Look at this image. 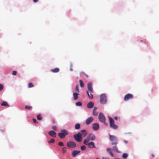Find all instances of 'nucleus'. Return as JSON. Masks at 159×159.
Masks as SVG:
<instances>
[{"label":"nucleus","instance_id":"f257e3e1","mask_svg":"<svg viewBox=\"0 0 159 159\" xmlns=\"http://www.w3.org/2000/svg\"><path fill=\"white\" fill-rule=\"evenodd\" d=\"M82 135L80 132L74 135V138L75 139L77 142H80L82 141Z\"/></svg>","mask_w":159,"mask_h":159},{"label":"nucleus","instance_id":"de8ad7c7","mask_svg":"<svg viewBox=\"0 0 159 159\" xmlns=\"http://www.w3.org/2000/svg\"><path fill=\"white\" fill-rule=\"evenodd\" d=\"M124 142L126 143H128V142L126 140H124Z\"/></svg>","mask_w":159,"mask_h":159},{"label":"nucleus","instance_id":"1a4fd4ad","mask_svg":"<svg viewBox=\"0 0 159 159\" xmlns=\"http://www.w3.org/2000/svg\"><path fill=\"white\" fill-rule=\"evenodd\" d=\"M85 145L87 146L88 147L90 148H95L94 143L93 142H90L89 143H88Z\"/></svg>","mask_w":159,"mask_h":159},{"label":"nucleus","instance_id":"9d476101","mask_svg":"<svg viewBox=\"0 0 159 159\" xmlns=\"http://www.w3.org/2000/svg\"><path fill=\"white\" fill-rule=\"evenodd\" d=\"M87 88L89 92L92 93H93V88L92 87V84L91 82H89L88 83Z\"/></svg>","mask_w":159,"mask_h":159},{"label":"nucleus","instance_id":"c03bdc74","mask_svg":"<svg viewBox=\"0 0 159 159\" xmlns=\"http://www.w3.org/2000/svg\"><path fill=\"white\" fill-rule=\"evenodd\" d=\"M38 1V0H33V2L35 3L37 2Z\"/></svg>","mask_w":159,"mask_h":159},{"label":"nucleus","instance_id":"aec40b11","mask_svg":"<svg viewBox=\"0 0 159 159\" xmlns=\"http://www.w3.org/2000/svg\"><path fill=\"white\" fill-rule=\"evenodd\" d=\"M91 140L89 138V137L88 136L87 138L86 139H85L83 143L84 144H86L87 143H89V141Z\"/></svg>","mask_w":159,"mask_h":159},{"label":"nucleus","instance_id":"cd10ccee","mask_svg":"<svg viewBox=\"0 0 159 159\" xmlns=\"http://www.w3.org/2000/svg\"><path fill=\"white\" fill-rule=\"evenodd\" d=\"M32 108V107L29 106L28 105L25 106V108L26 110H31Z\"/></svg>","mask_w":159,"mask_h":159},{"label":"nucleus","instance_id":"412c9836","mask_svg":"<svg viewBox=\"0 0 159 159\" xmlns=\"http://www.w3.org/2000/svg\"><path fill=\"white\" fill-rule=\"evenodd\" d=\"M107 150L111 156L114 157V155L112 152L111 148H107Z\"/></svg>","mask_w":159,"mask_h":159},{"label":"nucleus","instance_id":"ddd939ff","mask_svg":"<svg viewBox=\"0 0 159 159\" xmlns=\"http://www.w3.org/2000/svg\"><path fill=\"white\" fill-rule=\"evenodd\" d=\"M48 133L49 135L52 137L55 138L56 137V133L53 131H50L48 132Z\"/></svg>","mask_w":159,"mask_h":159},{"label":"nucleus","instance_id":"09e8293b","mask_svg":"<svg viewBox=\"0 0 159 159\" xmlns=\"http://www.w3.org/2000/svg\"><path fill=\"white\" fill-rule=\"evenodd\" d=\"M114 119L116 120H117V117H114Z\"/></svg>","mask_w":159,"mask_h":159},{"label":"nucleus","instance_id":"8fccbe9b","mask_svg":"<svg viewBox=\"0 0 159 159\" xmlns=\"http://www.w3.org/2000/svg\"><path fill=\"white\" fill-rule=\"evenodd\" d=\"M151 156L152 157H154V156L153 154H152Z\"/></svg>","mask_w":159,"mask_h":159},{"label":"nucleus","instance_id":"20e7f679","mask_svg":"<svg viewBox=\"0 0 159 159\" xmlns=\"http://www.w3.org/2000/svg\"><path fill=\"white\" fill-rule=\"evenodd\" d=\"M107 102V97L104 94H102L100 97V102L101 104H105Z\"/></svg>","mask_w":159,"mask_h":159},{"label":"nucleus","instance_id":"0eeeda50","mask_svg":"<svg viewBox=\"0 0 159 159\" xmlns=\"http://www.w3.org/2000/svg\"><path fill=\"white\" fill-rule=\"evenodd\" d=\"M67 145L68 147L71 148H74L76 146L75 143L72 141L67 142Z\"/></svg>","mask_w":159,"mask_h":159},{"label":"nucleus","instance_id":"473e14b6","mask_svg":"<svg viewBox=\"0 0 159 159\" xmlns=\"http://www.w3.org/2000/svg\"><path fill=\"white\" fill-rule=\"evenodd\" d=\"M86 148V147L85 145L82 146L81 147V149L83 151L85 150Z\"/></svg>","mask_w":159,"mask_h":159},{"label":"nucleus","instance_id":"79ce46f5","mask_svg":"<svg viewBox=\"0 0 159 159\" xmlns=\"http://www.w3.org/2000/svg\"><path fill=\"white\" fill-rule=\"evenodd\" d=\"M81 73H83V74L86 77H87V78H88L89 77V76L87 75L85 73L83 72H81Z\"/></svg>","mask_w":159,"mask_h":159},{"label":"nucleus","instance_id":"f8f14e48","mask_svg":"<svg viewBox=\"0 0 159 159\" xmlns=\"http://www.w3.org/2000/svg\"><path fill=\"white\" fill-rule=\"evenodd\" d=\"M99 128V125L98 123L93 124L92 126V128L94 130H97Z\"/></svg>","mask_w":159,"mask_h":159},{"label":"nucleus","instance_id":"5701e85b","mask_svg":"<svg viewBox=\"0 0 159 159\" xmlns=\"http://www.w3.org/2000/svg\"><path fill=\"white\" fill-rule=\"evenodd\" d=\"M97 108L95 107L93 111V114L94 116H96L98 115V113L96 112Z\"/></svg>","mask_w":159,"mask_h":159},{"label":"nucleus","instance_id":"2f4dec72","mask_svg":"<svg viewBox=\"0 0 159 159\" xmlns=\"http://www.w3.org/2000/svg\"><path fill=\"white\" fill-rule=\"evenodd\" d=\"M55 142V140L53 139H51L50 141H48L49 143H54Z\"/></svg>","mask_w":159,"mask_h":159},{"label":"nucleus","instance_id":"bb28decb","mask_svg":"<svg viewBox=\"0 0 159 159\" xmlns=\"http://www.w3.org/2000/svg\"><path fill=\"white\" fill-rule=\"evenodd\" d=\"M79 83H80V86L81 87H84V84L83 81H82V80H79Z\"/></svg>","mask_w":159,"mask_h":159},{"label":"nucleus","instance_id":"c756f323","mask_svg":"<svg viewBox=\"0 0 159 159\" xmlns=\"http://www.w3.org/2000/svg\"><path fill=\"white\" fill-rule=\"evenodd\" d=\"M37 119L38 120H41L42 119V116H41V115L40 114H39L37 116Z\"/></svg>","mask_w":159,"mask_h":159},{"label":"nucleus","instance_id":"3c124183","mask_svg":"<svg viewBox=\"0 0 159 159\" xmlns=\"http://www.w3.org/2000/svg\"><path fill=\"white\" fill-rule=\"evenodd\" d=\"M52 123H55V120H52Z\"/></svg>","mask_w":159,"mask_h":159},{"label":"nucleus","instance_id":"c85d7f7f","mask_svg":"<svg viewBox=\"0 0 159 159\" xmlns=\"http://www.w3.org/2000/svg\"><path fill=\"white\" fill-rule=\"evenodd\" d=\"M128 156V155L127 153H123L122 155V157L124 159H126Z\"/></svg>","mask_w":159,"mask_h":159},{"label":"nucleus","instance_id":"393cba45","mask_svg":"<svg viewBox=\"0 0 159 159\" xmlns=\"http://www.w3.org/2000/svg\"><path fill=\"white\" fill-rule=\"evenodd\" d=\"M59 71V69L58 68H56L52 70L51 71L54 73H57Z\"/></svg>","mask_w":159,"mask_h":159},{"label":"nucleus","instance_id":"c9c22d12","mask_svg":"<svg viewBox=\"0 0 159 159\" xmlns=\"http://www.w3.org/2000/svg\"><path fill=\"white\" fill-rule=\"evenodd\" d=\"M75 89L76 91L77 92L79 93L80 91L79 89L78 86L77 85L75 87Z\"/></svg>","mask_w":159,"mask_h":159},{"label":"nucleus","instance_id":"4c0bfd02","mask_svg":"<svg viewBox=\"0 0 159 159\" xmlns=\"http://www.w3.org/2000/svg\"><path fill=\"white\" fill-rule=\"evenodd\" d=\"M58 145L60 146H64L63 143L61 142H60L58 143Z\"/></svg>","mask_w":159,"mask_h":159},{"label":"nucleus","instance_id":"f03ea898","mask_svg":"<svg viewBox=\"0 0 159 159\" xmlns=\"http://www.w3.org/2000/svg\"><path fill=\"white\" fill-rule=\"evenodd\" d=\"M68 134V132L65 129L61 130V133L58 134V136L61 139H63L65 136L67 135Z\"/></svg>","mask_w":159,"mask_h":159},{"label":"nucleus","instance_id":"7ed1b4c3","mask_svg":"<svg viewBox=\"0 0 159 159\" xmlns=\"http://www.w3.org/2000/svg\"><path fill=\"white\" fill-rule=\"evenodd\" d=\"M109 138L110 140L112 142L111 143L112 145H117L118 144V139L116 137L110 135Z\"/></svg>","mask_w":159,"mask_h":159},{"label":"nucleus","instance_id":"ea45409f","mask_svg":"<svg viewBox=\"0 0 159 159\" xmlns=\"http://www.w3.org/2000/svg\"><path fill=\"white\" fill-rule=\"evenodd\" d=\"M16 74H17V71H14L12 72V74L13 75H16Z\"/></svg>","mask_w":159,"mask_h":159},{"label":"nucleus","instance_id":"72a5a7b5","mask_svg":"<svg viewBox=\"0 0 159 159\" xmlns=\"http://www.w3.org/2000/svg\"><path fill=\"white\" fill-rule=\"evenodd\" d=\"M66 151V147H64L62 148V152L63 153H65Z\"/></svg>","mask_w":159,"mask_h":159},{"label":"nucleus","instance_id":"6ab92c4d","mask_svg":"<svg viewBox=\"0 0 159 159\" xmlns=\"http://www.w3.org/2000/svg\"><path fill=\"white\" fill-rule=\"evenodd\" d=\"M79 94L77 93H74L73 94V99L74 100H76L78 98V96Z\"/></svg>","mask_w":159,"mask_h":159},{"label":"nucleus","instance_id":"4be33fe9","mask_svg":"<svg viewBox=\"0 0 159 159\" xmlns=\"http://www.w3.org/2000/svg\"><path fill=\"white\" fill-rule=\"evenodd\" d=\"M115 145V146H113L112 147L113 150L117 152H120L119 151L118 149V148L116 145Z\"/></svg>","mask_w":159,"mask_h":159},{"label":"nucleus","instance_id":"2eb2a0df","mask_svg":"<svg viewBox=\"0 0 159 159\" xmlns=\"http://www.w3.org/2000/svg\"><path fill=\"white\" fill-rule=\"evenodd\" d=\"M88 136L90 139V140H91V141L94 140L96 139V137L93 134H89Z\"/></svg>","mask_w":159,"mask_h":159},{"label":"nucleus","instance_id":"39448f33","mask_svg":"<svg viewBox=\"0 0 159 159\" xmlns=\"http://www.w3.org/2000/svg\"><path fill=\"white\" fill-rule=\"evenodd\" d=\"M98 119L101 122L103 123L106 125V123L105 122L106 118L102 113H99L98 116Z\"/></svg>","mask_w":159,"mask_h":159},{"label":"nucleus","instance_id":"a211bd4d","mask_svg":"<svg viewBox=\"0 0 159 159\" xmlns=\"http://www.w3.org/2000/svg\"><path fill=\"white\" fill-rule=\"evenodd\" d=\"M87 93L88 96L89 98L91 99H92L93 98V95L92 94V93H92L89 91H87Z\"/></svg>","mask_w":159,"mask_h":159},{"label":"nucleus","instance_id":"f704fd0d","mask_svg":"<svg viewBox=\"0 0 159 159\" xmlns=\"http://www.w3.org/2000/svg\"><path fill=\"white\" fill-rule=\"evenodd\" d=\"M28 86H29V88H31V87H34V85H33V84H32V83H30L29 84Z\"/></svg>","mask_w":159,"mask_h":159},{"label":"nucleus","instance_id":"423d86ee","mask_svg":"<svg viewBox=\"0 0 159 159\" xmlns=\"http://www.w3.org/2000/svg\"><path fill=\"white\" fill-rule=\"evenodd\" d=\"M109 120L110 121V127L113 129H116L118 127L116 125L114 124V120H113L110 117L109 118Z\"/></svg>","mask_w":159,"mask_h":159},{"label":"nucleus","instance_id":"b1692460","mask_svg":"<svg viewBox=\"0 0 159 159\" xmlns=\"http://www.w3.org/2000/svg\"><path fill=\"white\" fill-rule=\"evenodd\" d=\"M1 105L2 106H7L8 107L9 106V105L7 102H5V101H3V102L1 104Z\"/></svg>","mask_w":159,"mask_h":159},{"label":"nucleus","instance_id":"58836bf2","mask_svg":"<svg viewBox=\"0 0 159 159\" xmlns=\"http://www.w3.org/2000/svg\"><path fill=\"white\" fill-rule=\"evenodd\" d=\"M3 88V86L2 84H0V90H2Z\"/></svg>","mask_w":159,"mask_h":159},{"label":"nucleus","instance_id":"37998d69","mask_svg":"<svg viewBox=\"0 0 159 159\" xmlns=\"http://www.w3.org/2000/svg\"><path fill=\"white\" fill-rule=\"evenodd\" d=\"M0 130L2 132H5V130L4 129H0Z\"/></svg>","mask_w":159,"mask_h":159},{"label":"nucleus","instance_id":"e433bc0d","mask_svg":"<svg viewBox=\"0 0 159 159\" xmlns=\"http://www.w3.org/2000/svg\"><path fill=\"white\" fill-rule=\"evenodd\" d=\"M52 128L53 130L55 131H56L57 130V127L56 126H52Z\"/></svg>","mask_w":159,"mask_h":159},{"label":"nucleus","instance_id":"dca6fc26","mask_svg":"<svg viewBox=\"0 0 159 159\" xmlns=\"http://www.w3.org/2000/svg\"><path fill=\"white\" fill-rule=\"evenodd\" d=\"M94 106V104L92 102H89L87 105V107L88 108H92Z\"/></svg>","mask_w":159,"mask_h":159},{"label":"nucleus","instance_id":"a878e982","mask_svg":"<svg viewBox=\"0 0 159 159\" xmlns=\"http://www.w3.org/2000/svg\"><path fill=\"white\" fill-rule=\"evenodd\" d=\"M80 127V124L78 123L76 124L75 126V128L76 129H79Z\"/></svg>","mask_w":159,"mask_h":159},{"label":"nucleus","instance_id":"4468645a","mask_svg":"<svg viewBox=\"0 0 159 159\" xmlns=\"http://www.w3.org/2000/svg\"><path fill=\"white\" fill-rule=\"evenodd\" d=\"M80 151L79 150H75L73 151L72 153L71 154L73 157H75L77 154L80 153Z\"/></svg>","mask_w":159,"mask_h":159},{"label":"nucleus","instance_id":"f3484780","mask_svg":"<svg viewBox=\"0 0 159 159\" xmlns=\"http://www.w3.org/2000/svg\"><path fill=\"white\" fill-rule=\"evenodd\" d=\"M80 132L82 133L81 134L82 135V136L84 137L87 134V132L85 129L81 130L80 131Z\"/></svg>","mask_w":159,"mask_h":159},{"label":"nucleus","instance_id":"9b49d317","mask_svg":"<svg viewBox=\"0 0 159 159\" xmlns=\"http://www.w3.org/2000/svg\"><path fill=\"white\" fill-rule=\"evenodd\" d=\"M93 120V118L92 117H89L85 121V124L88 125L90 124Z\"/></svg>","mask_w":159,"mask_h":159},{"label":"nucleus","instance_id":"a19ab883","mask_svg":"<svg viewBox=\"0 0 159 159\" xmlns=\"http://www.w3.org/2000/svg\"><path fill=\"white\" fill-rule=\"evenodd\" d=\"M33 122L35 123H37L38 122L35 119H33Z\"/></svg>","mask_w":159,"mask_h":159},{"label":"nucleus","instance_id":"49530a36","mask_svg":"<svg viewBox=\"0 0 159 159\" xmlns=\"http://www.w3.org/2000/svg\"><path fill=\"white\" fill-rule=\"evenodd\" d=\"M70 70L71 71H73V69H72V66H71V67H70Z\"/></svg>","mask_w":159,"mask_h":159},{"label":"nucleus","instance_id":"a18cd8bd","mask_svg":"<svg viewBox=\"0 0 159 159\" xmlns=\"http://www.w3.org/2000/svg\"><path fill=\"white\" fill-rule=\"evenodd\" d=\"M102 159H110L109 158H108L106 157H103L102 158Z\"/></svg>","mask_w":159,"mask_h":159},{"label":"nucleus","instance_id":"6e6552de","mask_svg":"<svg viewBox=\"0 0 159 159\" xmlns=\"http://www.w3.org/2000/svg\"><path fill=\"white\" fill-rule=\"evenodd\" d=\"M133 95L132 94L130 93H128L125 96L124 99L125 101H127L133 98Z\"/></svg>","mask_w":159,"mask_h":159},{"label":"nucleus","instance_id":"7c9ffc66","mask_svg":"<svg viewBox=\"0 0 159 159\" xmlns=\"http://www.w3.org/2000/svg\"><path fill=\"white\" fill-rule=\"evenodd\" d=\"M75 105L76 106H81L82 105V103L80 102H77L76 103Z\"/></svg>","mask_w":159,"mask_h":159}]
</instances>
